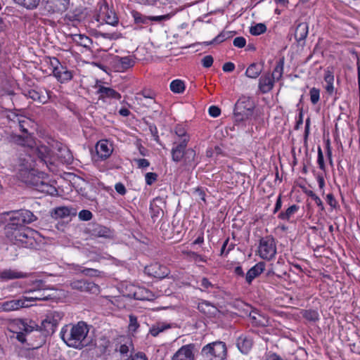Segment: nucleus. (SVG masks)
<instances>
[{"mask_svg":"<svg viewBox=\"0 0 360 360\" xmlns=\"http://www.w3.org/2000/svg\"><path fill=\"white\" fill-rule=\"evenodd\" d=\"M16 3L28 9L35 8L39 4L40 0H14Z\"/></svg>","mask_w":360,"mask_h":360,"instance_id":"nucleus-42","label":"nucleus"},{"mask_svg":"<svg viewBox=\"0 0 360 360\" xmlns=\"http://www.w3.org/2000/svg\"><path fill=\"white\" fill-rule=\"evenodd\" d=\"M72 289L78 290L82 292H89L94 294L99 292V286L93 282L86 280H77L70 283Z\"/></svg>","mask_w":360,"mask_h":360,"instance_id":"nucleus-15","label":"nucleus"},{"mask_svg":"<svg viewBox=\"0 0 360 360\" xmlns=\"http://www.w3.org/2000/svg\"><path fill=\"white\" fill-rule=\"evenodd\" d=\"M175 133L176 134L181 138L180 140L184 139L185 137H186L188 139V136L186 134V131L184 128H182L180 126H178L175 129Z\"/></svg>","mask_w":360,"mask_h":360,"instance_id":"nucleus-57","label":"nucleus"},{"mask_svg":"<svg viewBox=\"0 0 360 360\" xmlns=\"http://www.w3.org/2000/svg\"><path fill=\"white\" fill-rule=\"evenodd\" d=\"M200 286L202 288L203 290H206L210 288H212L213 285L207 278H202L200 281Z\"/></svg>","mask_w":360,"mask_h":360,"instance_id":"nucleus-60","label":"nucleus"},{"mask_svg":"<svg viewBox=\"0 0 360 360\" xmlns=\"http://www.w3.org/2000/svg\"><path fill=\"white\" fill-rule=\"evenodd\" d=\"M116 191L120 195H124L126 193V188L124 184L122 183H117L115 186Z\"/></svg>","mask_w":360,"mask_h":360,"instance_id":"nucleus-63","label":"nucleus"},{"mask_svg":"<svg viewBox=\"0 0 360 360\" xmlns=\"http://www.w3.org/2000/svg\"><path fill=\"white\" fill-rule=\"evenodd\" d=\"M323 79L326 83V84L324 85V89L329 95H333L335 91V88L333 85L334 75L333 72L330 71L329 69L326 70L324 72Z\"/></svg>","mask_w":360,"mask_h":360,"instance_id":"nucleus-28","label":"nucleus"},{"mask_svg":"<svg viewBox=\"0 0 360 360\" xmlns=\"http://www.w3.org/2000/svg\"><path fill=\"white\" fill-rule=\"evenodd\" d=\"M275 80L269 75H262L259 79V89L263 93L266 94L270 91L274 86Z\"/></svg>","mask_w":360,"mask_h":360,"instance_id":"nucleus-26","label":"nucleus"},{"mask_svg":"<svg viewBox=\"0 0 360 360\" xmlns=\"http://www.w3.org/2000/svg\"><path fill=\"white\" fill-rule=\"evenodd\" d=\"M309 31V26L307 22H300L295 29V38L297 42L304 41Z\"/></svg>","mask_w":360,"mask_h":360,"instance_id":"nucleus-27","label":"nucleus"},{"mask_svg":"<svg viewBox=\"0 0 360 360\" xmlns=\"http://www.w3.org/2000/svg\"><path fill=\"white\" fill-rule=\"evenodd\" d=\"M14 141L27 148L24 153L20 154L13 165V170L19 180L27 184L39 173L35 169L37 165L35 155L40 162L46 165L51 169V166L53 165L55 157L47 146L43 144L36 146L32 137L27 135L25 137L17 136Z\"/></svg>","mask_w":360,"mask_h":360,"instance_id":"nucleus-1","label":"nucleus"},{"mask_svg":"<svg viewBox=\"0 0 360 360\" xmlns=\"http://www.w3.org/2000/svg\"><path fill=\"white\" fill-rule=\"evenodd\" d=\"M171 17H172L171 14H166V15H162L151 17L150 20H153V21L159 22V21H162V20H167L170 19Z\"/></svg>","mask_w":360,"mask_h":360,"instance_id":"nucleus-62","label":"nucleus"},{"mask_svg":"<svg viewBox=\"0 0 360 360\" xmlns=\"http://www.w3.org/2000/svg\"><path fill=\"white\" fill-rule=\"evenodd\" d=\"M265 263L259 262L248 270L245 275L246 282L250 285L252 281L258 277L265 269Z\"/></svg>","mask_w":360,"mask_h":360,"instance_id":"nucleus-21","label":"nucleus"},{"mask_svg":"<svg viewBox=\"0 0 360 360\" xmlns=\"http://www.w3.org/2000/svg\"><path fill=\"white\" fill-rule=\"evenodd\" d=\"M253 341L252 339L246 335H240L236 340V346L239 351L243 354H248L252 347Z\"/></svg>","mask_w":360,"mask_h":360,"instance_id":"nucleus-22","label":"nucleus"},{"mask_svg":"<svg viewBox=\"0 0 360 360\" xmlns=\"http://www.w3.org/2000/svg\"><path fill=\"white\" fill-rule=\"evenodd\" d=\"M170 89L175 94H182L185 90L184 82L180 79H174L170 83Z\"/></svg>","mask_w":360,"mask_h":360,"instance_id":"nucleus-38","label":"nucleus"},{"mask_svg":"<svg viewBox=\"0 0 360 360\" xmlns=\"http://www.w3.org/2000/svg\"><path fill=\"white\" fill-rule=\"evenodd\" d=\"M82 272L86 276H99L100 272L98 270L94 269H85L82 271Z\"/></svg>","mask_w":360,"mask_h":360,"instance_id":"nucleus-61","label":"nucleus"},{"mask_svg":"<svg viewBox=\"0 0 360 360\" xmlns=\"http://www.w3.org/2000/svg\"><path fill=\"white\" fill-rule=\"evenodd\" d=\"M72 40L79 46L89 47L92 43L91 39L84 34H72Z\"/></svg>","mask_w":360,"mask_h":360,"instance_id":"nucleus-36","label":"nucleus"},{"mask_svg":"<svg viewBox=\"0 0 360 360\" xmlns=\"http://www.w3.org/2000/svg\"><path fill=\"white\" fill-rule=\"evenodd\" d=\"M299 210V206L297 205H292L290 206L285 212H281L278 214V218L284 220L289 221L290 218Z\"/></svg>","mask_w":360,"mask_h":360,"instance_id":"nucleus-35","label":"nucleus"},{"mask_svg":"<svg viewBox=\"0 0 360 360\" xmlns=\"http://www.w3.org/2000/svg\"><path fill=\"white\" fill-rule=\"evenodd\" d=\"M255 108L253 101L246 96L240 97L235 104L234 112H251Z\"/></svg>","mask_w":360,"mask_h":360,"instance_id":"nucleus-17","label":"nucleus"},{"mask_svg":"<svg viewBox=\"0 0 360 360\" xmlns=\"http://www.w3.org/2000/svg\"><path fill=\"white\" fill-rule=\"evenodd\" d=\"M95 89L99 98L115 101H118L121 98L120 94L111 87L97 84Z\"/></svg>","mask_w":360,"mask_h":360,"instance_id":"nucleus-14","label":"nucleus"},{"mask_svg":"<svg viewBox=\"0 0 360 360\" xmlns=\"http://www.w3.org/2000/svg\"><path fill=\"white\" fill-rule=\"evenodd\" d=\"M234 69H235V65H234V63H233L231 62L225 63L222 67V70L225 72H233L234 70Z\"/></svg>","mask_w":360,"mask_h":360,"instance_id":"nucleus-59","label":"nucleus"},{"mask_svg":"<svg viewBox=\"0 0 360 360\" xmlns=\"http://www.w3.org/2000/svg\"><path fill=\"white\" fill-rule=\"evenodd\" d=\"M302 316L304 319L309 321H316L319 319V314L317 311L314 309H308L302 311Z\"/></svg>","mask_w":360,"mask_h":360,"instance_id":"nucleus-40","label":"nucleus"},{"mask_svg":"<svg viewBox=\"0 0 360 360\" xmlns=\"http://www.w3.org/2000/svg\"><path fill=\"white\" fill-rule=\"evenodd\" d=\"M25 95L32 99L33 101H37L39 103H45L48 99V95L47 93L39 91L35 89H29L25 93Z\"/></svg>","mask_w":360,"mask_h":360,"instance_id":"nucleus-29","label":"nucleus"},{"mask_svg":"<svg viewBox=\"0 0 360 360\" xmlns=\"http://www.w3.org/2000/svg\"><path fill=\"white\" fill-rule=\"evenodd\" d=\"M37 217L34 214L27 210H22L11 213L9 222L6 224L5 230L11 231V229L26 228L25 224H30L34 221Z\"/></svg>","mask_w":360,"mask_h":360,"instance_id":"nucleus-4","label":"nucleus"},{"mask_svg":"<svg viewBox=\"0 0 360 360\" xmlns=\"http://www.w3.org/2000/svg\"><path fill=\"white\" fill-rule=\"evenodd\" d=\"M89 332L88 325L84 321H79L76 324L64 326L60 330V336L68 347L82 349L91 342Z\"/></svg>","mask_w":360,"mask_h":360,"instance_id":"nucleus-2","label":"nucleus"},{"mask_svg":"<svg viewBox=\"0 0 360 360\" xmlns=\"http://www.w3.org/2000/svg\"><path fill=\"white\" fill-rule=\"evenodd\" d=\"M198 309L201 311L207 314H214L216 311V308L207 301L202 302L200 304H199Z\"/></svg>","mask_w":360,"mask_h":360,"instance_id":"nucleus-43","label":"nucleus"},{"mask_svg":"<svg viewBox=\"0 0 360 360\" xmlns=\"http://www.w3.org/2000/svg\"><path fill=\"white\" fill-rule=\"evenodd\" d=\"M114 347L118 352L119 356L123 360H127L134 351V344L130 339H123L115 342Z\"/></svg>","mask_w":360,"mask_h":360,"instance_id":"nucleus-12","label":"nucleus"},{"mask_svg":"<svg viewBox=\"0 0 360 360\" xmlns=\"http://www.w3.org/2000/svg\"><path fill=\"white\" fill-rule=\"evenodd\" d=\"M188 141V139L185 137L184 139L179 140V142H174L176 146L172 149V157L174 162H179L183 158Z\"/></svg>","mask_w":360,"mask_h":360,"instance_id":"nucleus-18","label":"nucleus"},{"mask_svg":"<svg viewBox=\"0 0 360 360\" xmlns=\"http://www.w3.org/2000/svg\"><path fill=\"white\" fill-rule=\"evenodd\" d=\"M71 210L66 207H58L55 210V214L57 217L63 218L70 215Z\"/></svg>","mask_w":360,"mask_h":360,"instance_id":"nucleus-48","label":"nucleus"},{"mask_svg":"<svg viewBox=\"0 0 360 360\" xmlns=\"http://www.w3.org/2000/svg\"><path fill=\"white\" fill-rule=\"evenodd\" d=\"M143 97L146 98V104L150 106V110L153 112H158L160 110V106L156 103L154 100L155 94L149 90H145L142 93Z\"/></svg>","mask_w":360,"mask_h":360,"instance_id":"nucleus-30","label":"nucleus"},{"mask_svg":"<svg viewBox=\"0 0 360 360\" xmlns=\"http://www.w3.org/2000/svg\"><path fill=\"white\" fill-rule=\"evenodd\" d=\"M96 150L101 159L105 160L110 156L113 151L112 144L107 140H101L97 143Z\"/></svg>","mask_w":360,"mask_h":360,"instance_id":"nucleus-16","label":"nucleus"},{"mask_svg":"<svg viewBox=\"0 0 360 360\" xmlns=\"http://www.w3.org/2000/svg\"><path fill=\"white\" fill-rule=\"evenodd\" d=\"M226 352V344L221 341L209 343L202 349V354L206 360H224Z\"/></svg>","mask_w":360,"mask_h":360,"instance_id":"nucleus-5","label":"nucleus"},{"mask_svg":"<svg viewBox=\"0 0 360 360\" xmlns=\"http://www.w3.org/2000/svg\"><path fill=\"white\" fill-rule=\"evenodd\" d=\"M92 235L96 237L110 238L112 231L107 227L101 225H96L92 229Z\"/></svg>","mask_w":360,"mask_h":360,"instance_id":"nucleus-33","label":"nucleus"},{"mask_svg":"<svg viewBox=\"0 0 360 360\" xmlns=\"http://www.w3.org/2000/svg\"><path fill=\"white\" fill-rule=\"evenodd\" d=\"M262 68L256 63L251 64L245 71V75L252 79H256L262 72Z\"/></svg>","mask_w":360,"mask_h":360,"instance_id":"nucleus-37","label":"nucleus"},{"mask_svg":"<svg viewBox=\"0 0 360 360\" xmlns=\"http://www.w3.org/2000/svg\"><path fill=\"white\" fill-rule=\"evenodd\" d=\"M56 148L58 150V157L63 163L72 164L73 161V155L69 148L62 143H56Z\"/></svg>","mask_w":360,"mask_h":360,"instance_id":"nucleus-20","label":"nucleus"},{"mask_svg":"<svg viewBox=\"0 0 360 360\" xmlns=\"http://www.w3.org/2000/svg\"><path fill=\"white\" fill-rule=\"evenodd\" d=\"M138 292H134V297L137 300H151L153 297L152 293L145 288H139Z\"/></svg>","mask_w":360,"mask_h":360,"instance_id":"nucleus-39","label":"nucleus"},{"mask_svg":"<svg viewBox=\"0 0 360 360\" xmlns=\"http://www.w3.org/2000/svg\"><path fill=\"white\" fill-rule=\"evenodd\" d=\"M52 72L53 76L60 83H65L68 81H70L72 78V72L68 70L66 67H64L63 65L59 66V68H56L55 70L52 71Z\"/></svg>","mask_w":360,"mask_h":360,"instance_id":"nucleus-23","label":"nucleus"},{"mask_svg":"<svg viewBox=\"0 0 360 360\" xmlns=\"http://www.w3.org/2000/svg\"><path fill=\"white\" fill-rule=\"evenodd\" d=\"M127 360H148L146 354L143 352H138L129 356Z\"/></svg>","mask_w":360,"mask_h":360,"instance_id":"nucleus-53","label":"nucleus"},{"mask_svg":"<svg viewBox=\"0 0 360 360\" xmlns=\"http://www.w3.org/2000/svg\"><path fill=\"white\" fill-rule=\"evenodd\" d=\"M139 324L137 321L136 316L134 315H129V331L131 333H135L139 328Z\"/></svg>","mask_w":360,"mask_h":360,"instance_id":"nucleus-47","label":"nucleus"},{"mask_svg":"<svg viewBox=\"0 0 360 360\" xmlns=\"http://www.w3.org/2000/svg\"><path fill=\"white\" fill-rule=\"evenodd\" d=\"M35 324L28 320L15 319L9 324L11 332L17 335L16 338L21 342H25V334L31 333L34 328Z\"/></svg>","mask_w":360,"mask_h":360,"instance_id":"nucleus-6","label":"nucleus"},{"mask_svg":"<svg viewBox=\"0 0 360 360\" xmlns=\"http://www.w3.org/2000/svg\"><path fill=\"white\" fill-rule=\"evenodd\" d=\"M118 352L115 350V347H112V351L108 349L105 353V360H123V359L119 356Z\"/></svg>","mask_w":360,"mask_h":360,"instance_id":"nucleus-45","label":"nucleus"},{"mask_svg":"<svg viewBox=\"0 0 360 360\" xmlns=\"http://www.w3.org/2000/svg\"><path fill=\"white\" fill-rule=\"evenodd\" d=\"M63 317V313L57 311L49 312L41 323V329L46 335L53 334Z\"/></svg>","mask_w":360,"mask_h":360,"instance_id":"nucleus-9","label":"nucleus"},{"mask_svg":"<svg viewBox=\"0 0 360 360\" xmlns=\"http://www.w3.org/2000/svg\"><path fill=\"white\" fill-rule=\"evenodd\" d=\"M136 162L139 168H146L150 165L148 160L146 159H138L136 160Z\"/></svg>","mask_w":360,"mask_h":360,"instance_id":"nucleus-64","label":"nucleus"},{"mask_svg":"<svg viewBox=\"0 0 360 360\" xmlns=\"http://www.w3.org/2000/svg\"><path fill=\"white\" fill-rule=\"evenodd\" d=\"M266 31V26L264 23H257L250 28L251 34L257 36L264 33Z\"/></svg>","mask_w":360,"mask_h":360,"instance_id":"nucleus-41","label":"nucleus"},{"mask_svg":"<svg viewBox=\"0 0 360 360\" xmlns=\"http://www.w3.org/2000/svg\"><path fill=\"white\" fill-rule=\"evenodd\" d=\"M12 118L10 116H6L8 119L12 120L14 122L15 120L18 123L19 128L24 132H27V125L30 122V120L25 117L23 114H11Z\"/></svg>","mask_w":360,"mask_h":360,"instance_id":"nucleus-32","label":"nucleus"},{"mask_svg":"<svg viewBox=\"0 0 360 360\" xmlns=\"http://www.w3.org/2000/svg\"><path fill=\"white\" fill-rule=\"evenodd\" d=\"M310 101L313 104H316L319 100L320 91L316 87H313L309 91Z\"/></svg>","mask_w":360,"mask_h":360,"instance_id":"nucleus-49","label":"nucleus"},{"mask_svg":"<svg viewBox=\"0 0 360 360\" xmlns=\"http://www.w3.org/2000/svg\"><path fill=\"white\" fill-rule=\"evenodd\" d=\"M172 328V324L166 322H158L153 324L150 330L149 334L153 337H157L160 333Z\"/></svg>","mask_w":360,"mask_h":360,"instance_id":"nucleus-31","label":"nucleus"},{"mask_svg":"<svg viewBox=\"0 0 360 360\" xmlns=\"http://www.w3.org/2000/svg\"><path fill=\"white\" fill-rule=\"evenodd\" d=\"M257 254L263 259L271 260L274 258L276 254V245L273 237L268 236L259 240Z\"/></svg>","mask_w":360,"mask_h":360,"instance_id":"nucleus-7","label":"nucleus"},{"mask_svg":"<svg viewBox=\"0 0 360 360\" xmlns=\"http://www.w3.org/2000/svg\"><path fill=\"white\" fill-rule=\"evenodd\" d=\"M214 62L213 57L210 55L204 56L201 60V63L204 68H210Z\"/></svg>","mask_w":360,"mask_h":360,"instance_id":"nucleus-50","label":"nucleus"},{"mask_svg":"<svg viewBox=\"0 0 360 360\" xmlns=\"http://www.w3.org/2000/svg\"><path fill=\"white\" fill-rule=\"evenodd\" d=\"M104 20L107 24L115 26L118 22V19L112 11H107Z\"/></svg>","mask_w":360,"mask_h":360,"instance_id":"nucleus-46","label":"nucleus"},{"mask_svg":"<svg viewBox=\"0 0 360 360\" xmlns=\"http://www.w3.org/2000/svg\"><path fill=\"white\" fill-rule=\"evenodd\" d=\"M46 3L53 12L63 13L68 9L70 0H47Z\"/></svg>","mask_w":360,"mask_h":360,"instance_id":"nucleus-25","label":"nucleus"},{"mask_svg":"<svg viewBox=\"0 0 360 360\" xmlns=\"http://www.w3.org/2000/svg\"><path fill=\"white\" fill-rule=\"evenodd\" d=\"M196 352L194 344L185 345L174 354L171 360H195Z\"/></svg>","mask_w":360,"mask_h":360,"instance_id":"nucleus-11","label":"nucleus"},{"mask_svg":"<svg viewBox=\"0 0 360 360\" xmlns=\"http://www.w3.org/2000/svg\"><path fill=\"white\" fill-rule=\"evenodd\" d=\"M146 271L149 275L159 278H163L168 276L169 270L165 266L155 263L147 266Z\"/></svg>","mask_w":360,"mask_h":360,"instance_id":"nucleus-19","label":"nucleus"},{"mask_svg":"<svg viewBox=\"0 0 360 360\" xmlns=\"http://www.w3.org/2000/svg\"><path fill=\"white\" fill-rule=\"evenodd\" d=\"M79 218L83 221H88L92 218V213L86 210H83L79 212Z\"/></svg>","mask_w":360,"mask_h":360,"instance_id":"nucleus-52","label":"nucleus"},{"mask_svg":"<svg viewBox=\"0 0 360 360\" xmlns=\"http://www.w3.org/2000/svg\"><path fill=\"white\" fill-rule=\"evenodd\" d=\"M27 276V274L26 273L18 271L15 269H9L0 271V279L1 281L22 278Z\"/></svg>","mask_w":360,"mask_h":360,"instance_id":"nucleus-24","label":"nucleus"},{"mask_svg":"<svg viewBox=\"0 0 360 360\" xmlns=\"http://www.w3.org/2000/svg\"><path fill=\"white\" fill-rule=\"evenodd\" d=\"M284 68V58H282L276 63L274 71L270 75L275 81H278L281 79L283 74Z\"/></svg>","mask_w":360,"mask_h":360,"instance_id":"nucleus-34","label":"nucleus"},{"mask_svg":"<svg viewBox=\"0 0 360 360\" xmlns=\"http://www.w3.org/2000/svg\"><path fill=\"white\" fill-rule=\"evenodd\" d=\"M5 230L6 235L13 243L26 248H34L40 238L39 233L30 228Z\"/></svg>","mask_w":360,"mask_h":360,"instance_id":"nucleus-3","label":"nucleus"},{"mask_svg":"<svg viewBox=\"0 0 360 360\" xmlns=\"http://www.w3.org/2000/svg\"><path fill=\"white\" fill-rule=\"evenodd\" d=\"M49 64L52 68V71L62 65L58 59L56 57L49 58Z\"/></svg>","mask_w":360,"mask_h":360,"instance_id":"nucleus-58","label":"nucleus"},{"mask_svg":"<svg viewBox=\"0 0 360 360\" xmlns=\"http://www.w3.org/2000/svg\"><path fill=\"white\" fill-rule=\"evenodd\" d=\"M183 253L184 255H186L190 259L195 262H205L206 260L204 259V257L195 252H192V251H184Z\"/></svg>","mask_w":360,"mask_h":360,"instance_id":"nucleus-44","label":"nucleus"},{"mask_svg":"<svg viewBox=\"0 0 360 360\" xmlns=\"http://www.w3.org/2000/svg\"><path fill=\"white\" fill-rule=\"evenodd\" d=\"M317 162L319 164V168L321 170H325L326 166H325L324 160H323V155L322 150L320 148H318Z\"/></svg>","mask_w":360,"mask_h":360,"instance_id":"nucleus-54","label":"nucleus"},{"mask_svg":"<svg viewBox=\"0 0 360 360\" xmlns=\"http://www.w3.org/2000/svg\"><path fill=\"white\" fill-rule=\"evenodd\" d=\"M134 20L137 23H146L147 18L145 16H143L141 13L134 11L132 13Z\"/></svg>","mask_w":360,"mask_h":360,"instance_id":"nucleus-56","label":"nucleus"},{"mask_svg":"<svg viewBox=\"0 0 360 360\" xmlns=\"http://www.w3.org/2000/svg\"><path fill=\"white\" fill-rule=\"evenodd\" d=\"M135 64V60L131 56L120 57L115 56L112 61L111 65L115 71L118 72H123L130 68H132Z\"/></svg>","mask_w":360,"mask_h":360,"instance_id":"nucleus-13","label":"nucleus"},{"mask_svg":"<svg viewBox=\"0 0 360 360\" xmlns=\"http://www.w3.org/2000/svg\"><path fill=\"white\" fill-rule=\"evenodd\" d=\"M27 184L41 193L50 195H55L58 192L56 187L53 185L50 184L48 182L47 179L44 178V173L39 172L30 180V182H28Z\"/></svg>","mask_w":360,"mask_h":360,"instance_id":"nucleus-8","label":"nucleus"},{"mask_svg":"<svg viewBox=\"0 0 360 360\" xmlns=\"http://www.w3.org/2000/svg\"><path fill=\"white\" fill-rule=\"evenodd\" d=\"M43 297L39 296L34 297H22L18 300H12L1 303L0 309L4 311H11L18 310L22 307H29L32 304L28 302L36 301V300H42Z\"/></svg>","mask_w":360,"mask_h":360,"instance_id":"nucleus-10","label":"nucleus"},{"mask_svg":"<svg viewBox=\"0 0 360 360\" xmlns=\"http://www.w3.org/2000/svg\"><path fill=\"white\" fill-rule=\"evenodd\" d=\"M233 44L236 47L243 48L246 44V40L243 37H238L233 39Z\"/></svg>","mask_w":360,"mask_h":360,"instance_id":"nucleus-55","label":"nucleus"},{"mask_svg":"<svg viewBox=\"0 0 360 360\" xmlns=\"http://www.w3.org/2000/svg\"><path fill=\"white\" fill-rule=\"evenodd\" d=\"M158 175L154 172H148L145 176L146 183L148 185L153 184L157 180Z\"/></svg>","mask_w":360,"mask_h":360,"instance_id":"nucleus-51","label":"nucleus"}]
</instances>
